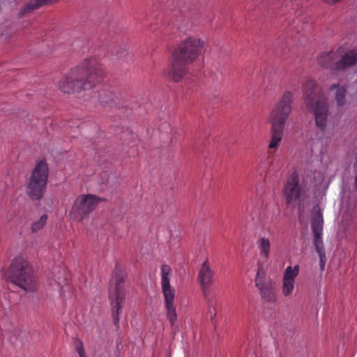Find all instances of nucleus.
Returning a JSON list of instances; mask_svg holds the SVG:
<instances>
[{
    "label": "nucleus",
    "mask_w": 357,
    "mask_h": 357,
    "mask_svg": "<svg viewBox=\"0 0 357 357\" xmlns=\"http://www.w3.org/2000/svg\"><path fill=\"white\" fill-rule=\"evenodd\" d=\"M324 175L312 168H307L302 174L300 182L298 173L294 172L287 178L282 188V195L287 206L297 205L298 215L305 219L307 215L306 207L310 204V197L307 195L310 185H314V191L324 185Z\"/></svg>",
    "instance_id": "nucleus-1"
},
{
    "label": "nucleus",
    "mask_w": 357,
    "mask_h": 357,
    "mask_svg": "<svg viewBox=\"0 0 357 357\" xmlns=\"http://www.w3.org/2000/svg\"><path fill=\"white\" fill-rule=\"evenodd\" d=\"M105 75V69L99 59L96 56L90 57L68 72L58 86L63 93H73L90 89L102 82Z\"/></svg>",
    "instance_id": "nucleus-2"
},
{
    "label": "nucleus",
    "mask_w": 357,
    "mask_h": 357,
    "mask_svg": "<svg viewBox=\"0 0 357 357\" xmlns=\"http://www.w3.org/2000/svg\"><path fill=\"white\" fill-rule=\"evenodd\" d=\"M303 97L305 107L314 117L316 127L319 129L310 133L312 143H317L324 137L328 122L329 107L321 87L314 79L307 80L303 86Z\"/></svg>",
    "instance_id": "nucleus-3"
},
{
    "label": "nucleus",
    "mask_w": 357,
    "mask_h": 357,
    "mask_svg": "<svg viewBox=\"0 0 357 357\" xmlns=\"http://www.w3.org/2000/svg\"><path fill=\"white\" fill-rule=\"evenodd\" d=\"M204 45L203 40L194 36L183 40L174 51L172 66L167 71L169 77L174 82H179L188 71L187 65L201 55Z\"/></svg>",
    "instance_id": "nucleus-4"
},
{
    "label": "nucleus",
    "mask_w": 357,
    "mask_h": 357,
    "mask_svg": "<svg viewBox=\"0 0 357 357\" xmlns=\"http://www.w3.org/2000/svg\"><path fill=\"white\" fill-rule=\"evenodd\" d=\"M293 102V93L286 91L283 93L280 100L277 102L271 114V142L268 149L278 148L284 135V129L286 121L291 112V104Z\"/></svg>",
    "instance_id": "nucleus-5"
},
{
    "label": "nucleus",
    "mask_w": 357,
    "mask_h": 357,
    "mask_svg": "<svg viewBox=\"0 0 357 357\" xmlns=\"http://www.w3.org/2000/svg\"><path fill=\"white\" fill-rule=\"evenodd\" d=\"M7 281L26 291L36 289L37 281L29 262L21 257L14 258L6 272Z\"/></svg>",
    "instance_id": "nucleus-6"
},
{
    "label": "nucleus",
    "mask_w": 357,
    "mask_h": 357,
    "mask_svg": "<svg viewBox=\"0 0 357 357\" xmlns=\"http://www.w3.org/2000/svg\"><path fill=\"white\" fill-rule=\"evenodd\" d=\"M114 274L116 278L114 288L109 291V299L113 318V324L118 328L119 327V316L122 312L123 306L126 301V291L124 289V282L126 274L125 271L119 267L118 263L116 264Z\"/></svg>",
    "instance_id": "nucleus-7"
},
{
    "label": "nucleus",
    "mask_w": 357,
    "mask_h": 357,
    "mask_svg": "<svg viewBox=\"0 0 357 357\" xmlns=\"http://www.w3.org/2000/svg\"><path fill=\"white\" fill-rule=\"evenodd\" d=\"M48 178L47 163L41 160L35 166L26 186V194L33 201H38L43 197Z\"/></svg>",
    "instance_id": "nucleus-8"
},
{
    "label": "nucleus",
    "mask_w": 357,
    "mask_h": 357,
    "mask_svg": "<svg viewBox=\"0 0 357 357\" xmlns=\"http://www.w3.org/2000/svg\"><path fill=\"white\" fill-rule=\"evenodd\" d=\"M317 61L324 68L344 70L357 63V50H351L341 58L339 51L324 52L318 56Z\"/></svg>",
    "instance_id": "nucleus-9"
},
{
    "label": "nucleus",
    "mask_w": 357,
    "mask_h": 357,
    "mask_svg": "<svg viewBox=\"0 0 357 357\" xmlns=\"http://www.w3.org/2000/svg\"><path fill=\"white\" fill-rule=\"evenodd\" d=\"M172 273L171 267L167 264H163L161 267V286L165 296V307L167 309V317L171 323L172 327L175 325L177 321L176 307L174 305V289L169 282V276Z\"/></svg>",
    "instance_id": "nucleus-10"
},
{
    "label": "nucleus",
    "mask_w": 357,
    "mask_h": 357,
    "mask_svg": "<svg viewBox=\"0 0 357 357\" xmlns=\"http://www.w3.org/2000/svg\"><path fill=\"white\" fill-rule=\"evenodd\" d=\"M102 200L100 197L91 194L78 196L71 208L72 218L76 221L83 220Z\"/></svg>",
    "instance_id": "nucleus-11"
},
{
    "label": "nucleus",
    "mask_w": 357,
    "mask_h": 357,
    "mask_svg": "<svg viewBox=\"0 0 357 357\" xmlns=\"http://www.w3.org/2000/svg\"><path fill=\"white\" fill-rule=\"evenodd\" d=\"M326 188L323 185L321 189L317 188L314 192V197H310V204L306 207L307 215L305 219L299 216L300 221L310 222V223H324L323 211L324 207L319 200L324 194Z\"/></svg>",
    "instance_id": "nucleus-12"
},
{
    "label": "nucleus",
    "mask_w": 357,
    "mask_h": 357,
    "mask_svg": "<svg viewBox=\"0 0 357 357\" xmlns=\"http://www.w3.org/2000/svg\"><path fill=\"white\" fill-rule=\"evenodd\" d=\"M314 249L319 257L320 269L324 271L326 262V250L323 242V225H311Z\"/></svg>",
    "instance_id": "nucleus-13"
},
{
    "label": "nucleus",
    "mask_w": 357,
    "mask_h": 357,
    "mask_svg": "<svg viewBox=\"0 0 357 357\" xmlns=\"http://www.w3.org/2000/svg\"><path fill=\"white\" fill-rule=\"evenodd\" d=\"M266 206L261 200H250L245 206V212L252 217L253 221H263L266 216Z\"/></svg>",
    "instance_id": "nucleus-14"
},
{
    "label": "nucleus",
    "mask_w": 357,
    "mask_h": 357,
    "mask_svg": "<svg viewBox=\"0 0 357 357\" xmlns=\"http://www.w3.org/2000/svg\"><path fill=\"white\" fill-rule=\"evenodd\" d=\"M214 273L210 268L208 261L202 263L198 275V280L200 283L204 295L206 297V289L212 284Z\"/></svg>",
    "instance_id": "nucleus-15"
},
{
    "label": "nucleus",
    "mask_w": 357,
    "mask_h": 357,
    "mask_svg": "<svg viewBox=\"0 0 357 357\" xmlns=\"http://www.w3.org/2000/svg\"><path fill=\"white\" fill-rule=\"evenodd\" d=\"M261 298L266 302L276 301L275 283L271 281L259 289Z\"/></svg>",
    "instance_id": "nucleus-16"
},
{
    "label": "nucleus",
    "mask_w": 357,
    "mask_h": 357,
    "mask_svg": "<svg viewBox=\"0 0 357 357\" xmlns=\"http://www.w3.org/2000/svg\"><path fill=\"white\" fill-rule=\"evenodd\" d=\"M57 1H59V0H31L24 6L21 14L24 15L43 6L50 5Z\"/></svg>",
    "instance_id": "nucleus-17"
},
{
    "label": "nucleus",
    "mask_w": 357,
    "mask_h": 357,
    "mask_svg": "<svg viewBox=\"0 0 357 357\" xmlns=\"http://www.w3.org/2000/svg\"><path fill=\"white\" fill-rule=\"evenodd\" d=\"M116 98L115 94L113 92H107L105 91H102L98 94V100L103 105H109L110 107H113L116 105Z\"/></svg>",
    "instance_id": "nucleus-18"
},
{
    "label": "nucleus",
    "mask_w": 357,
    "mask_h": 357,
    "mask_svg": "<svg viewBox=\"0 0 357 357\" xmlns=\"http://www.w3.org/2000/svg\"><path fill=\"white\" fill-rule=\"evenodd\" d=\"M136 135L132 132V130L127 128L123 130L121 134V139L123 141V144L130 145L135 140Z\"/></svg>",
    "instance_id": "nucleus-19"
},
{
    "label": "nucleus",
    "mask_w": 357,
    "mask_h": 357,
    "mask_svg": "<svg viewBox=\"0 0 357 357\" xmlns=\"http://www.w3.org/2000/svg\"><path fill=\"white\" fill-rule=\"evenodd\" d=\"M258 243L261 250V255H263L266 258H268L270 251V242L268 239L262 237L259 240Z\"/></svg>",
    "instance_id": "nucleus-20"
},
{
    "label": "nucleus",
    "mask_w": 357,
    "mask_h": 357,
    "mask_svg": "<svg viewBox=\"0 0 357 357\" xmlns=\"http://www.w3.org/2000/svg\"><path fill=\"white\" fill-rule=\"evenodd\" d=\"M347 94V89L344 86H341L337 89L335 95V100L339 106H342L345 103V98Z\"/></svg>",
    "instance_id": "nucleus-21"
},
{
    "label": "nucleus",
    "mask_w": 357,
    "mask_h": 357,
    "mask_svg": "<svg viewBox=\"0 0 357 357\" xmlns=\"http://www.w3.org/2000/svg\"><path fill=\"white\" fill-rule=\"evenodd\" d=\"M299 271V266L296 265L294 268L288 266L285 270L283 278L290 279L294 280L295 278L298 275Z\"/></svg>",
    "instance_id": "nucleus-22"
},
{
    "label": "nucleus",
    "mask_w": 357,
    "mask_h": 357,
    "mask_svg": "<svg viewBox=\"0 0 357 357\" xmlns=\"http://www.w3.org/2000/svg\"><path fill=\"white\" fill-rule=\"evenodd\" d=\"M294 285V280L287 278H283L282 290L284 296H289L291 294Z\"/></svg>",
    "instance_id": "nucleus-23"
},
{
    "label": "nucleus",
    "mask_w": 357,
    "mask_h": 357,
    "mask_svg": "<svg viewBox=\"0 0 357 357\" xmlns=\"http://www.w3.org/2000/svg\"><path fill=\"white\" fill-rule=\"evenodd\" d=\"M210 320L213 322L216 316L215 303L212 299H208V313Z\"/></svg>",
    "instance_id": "nucleus-24"
},
{
    "label": "nucleus",
    "mask_w": 357,
    "mask_h": 357,
    "mask_svg": "<svg viewBox=\"0 0 357 357\" xmlns=\"http://www.w3.org/2000/svg\"><path fill=\"white\" fill-rule=\"evenodd\" d=\"M114 52L116 60H123L126 59L128 55V50L126 47L116 48L114 50Z\"/></svg>",
    "instance_id": "nucleus-25"
},
{
    "label": "nucleus",
    "mask_w": 357,
    "mask_h": 357,
    "mask_svg": "<svg viewBox=\"0 0 357 357\" xmlns=\"http://www.w3.org/2000/svg\"><path fill=\"white\" fill-rule=\"evenodd\" d=\"M73 340H74L75 349L79 354V356H83L84 355H86L85 352H84V349L83 343L81 341V340H79L77 337H75Z\"/></svg>",
    "instance_id": "nucleus-26"
},
{
    "label": "nucleus",
    "mask_w": 357,
    "mask_h": 357,
    "mask_svg": "<svg viewBox=\"0 0 357 357\" xmlns=\"http://www.w3.org/2000/svg\"><path fill=\"white\" fill-rule=\"evenodd\" d=\"M255 286L258 288H261V287L264 286L267 283H269V282H265V278H261L259 276L258 278H255Z\"/></svg>",
    "instance_id": "nucleus-27"
},
{
    "label": "nucleus",
    "mask_w": 357,
    "mask_h": 357,
    "mask_svg": "<svg viewBox=\"0 0 357 357\" xmlns=\"http://www.w3.org/2000/svg\"><path fill=\"white\" fill-rule=\"evenodd\" d=\"M258 276H259V278H265L266 277V273L264 271L262 266L260 265H259L256 278H258Z\"/></svg>",
    "instance_id": "nucleus-28"
},
{
    "label": "nucleus",
    "mask_w": 357,
    "mask_h": 357,
    "mask_svg": "<svg viewBox=\"0 0 357 357\" xmlns=\"http://www.w3.org/2000/svg\"><path fill=\"white\" fill-rule=\"evenodd\" d=\"M44 225H31L30 229L32 233H35L38 230L43 229Z\"/></svg>",
    "instance_id": "nucleus-29"
},
{
    "label": "nucleus",
    "mask_w": 357,
    "mask_h": 357,
    "mask_svg": "<svg viewBox=\"0 0 357 357\" xmlns=\"http://www.w3.org/2000/svg\"><path fill=\"white\" fill-rule=\"evenodd\" d=\"M47 220V215L46 214H44L41 215L40 220L38 223H45Z\"/></svg>",
    "instance_id": "nucleus-30"
},
{
    "label": "nucleus",
    "mask_w": 357,
    "mask_h": 357,
    "mask_svg": "<svg viewBox=\"0 0 357 357\" xmlns=\"http://www.w3.org/2000/svg\"><path fill=\"white\" fill-rule=\"evenodd\" d=\"M335 87H336V86H335V84H333V85L331 86V90H333Z\"/></svg>",
    "instance_id": "nucleus-31"
},
{
    "label": "nucleus",
    "mask_w": 357,
    "mask_h": 357,
    "mask_svg": "<svg viewBox=\"0 0 357 357\" xmlns=\"http://www.w3.org/2000/svg\"><path fill=\"white\" fill-rule=\"evenodd\" d=\"M79 357H82V356H79ZM83 357H86V355H84V356H83Z\"/></svg>",
    "instance_id": "nucleus-32"
},
{
    "label": "nucleus",
    "mask_w": 357,
    "mask_h": 357,
    "mask_svg": "<svg viewBox=\"0 0 357 357\" xmlns=\"http://www.w3.org/2000/svg\"><path fill=\"white\" fill-rule=\"evenodd\" d=\"M99 357H101V356H99Z\"/></svg>",
    "instance_id": "nucleus-33"
}]
</instances>
